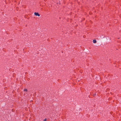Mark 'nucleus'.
<instances>
[{"mask_svg": "<svg viewBox=\"0 0 121 121\" xmlns=\"http://www.w3.org/2000/svg\"><path fill=\"white\" fill-rule=\"evenodd\" d=\"M34 14L36 16H38L39 17L40 16V14L38 13L35 12L34 13Z\"/></svg>", "mask_w": 121, "mask_h": 121, "instance_id": "f257e3e1", "label": "nucleus"}, {"mask_svg": "<svg viewBox=\"0 0 121 121\" xmlns=\"http://www.w3.org/2000/svg\"><path fill=\"white\" fill-rule=\"evenodd\" d=\"M47 121V120H46V119H44V121Z\"/></svg>", "mask_w": 121, "mask_h": 121, "instance_id": "20e7f679", "label": "nucleus"}, {"mask_svg": "<svg viewBox=\"0 0 121 121\" xmlns=\"http://www.w3.org/2000/svg\"><path fill=\"white\" fill-rule=\"evenodd\" d=\"M93 42L94 43H95L96 42V41L95 40H93Z\"/></svg>", "mask_w": 121, "mask_h": 121, "instance_id": "f03ea898", "label": "nucleus"}, {"mask_svg": "<svg viewBox=\"0 0 121 121\" xmlns=\"http://www.w3.org/2000/svg\"><path fill=\"white\" fill-rule=\"evenodd\" d=\"M24 91H27V89H25L24 90Z\"/></svg>", "mask_w": 121, "mask_h": 121, "instance_id": "7ed1b4c3", "label": "nucleus"}]
</instances>
